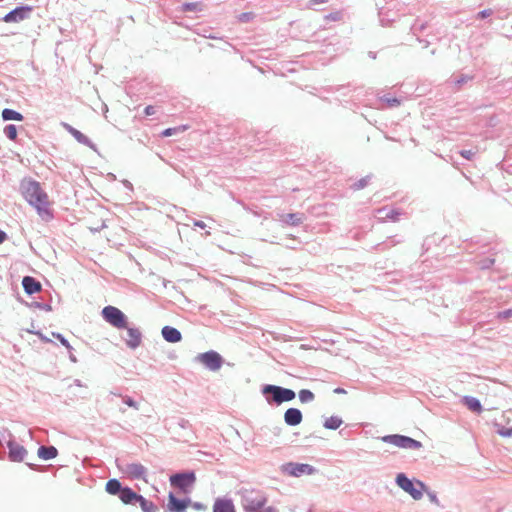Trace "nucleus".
Here are the masks:
<instances>
[{
    "label": "nucleus",
    "mask_w": 512,
    "mask_h": 512,
    "mask_svg": "<svg viewBox=\"0 0 512 512\" xmlns=\"http://www.w3.org/2000/svg\"><path fill=\"white\" fill-rule=\"evenodd\" d=\"M491 14H492V10L486 9V10L479 12L478 17L484 19L486 17H489Z\"/></svg>",
    "instance_id": "41"
},
{
    "label": "nucleus",
    "mask_w": 512,
    "mask_h": 512,
    "mask_svg": "<svg viewBox=\"0 0 512 512\" xmlns=\"http://www.w3.org/2000/svg\"><path fill=\"white\" fill-rule=\"evenodd\" d=\"M303 416L299 409L289 408L284 413V421L287 425L296 426L302 422Z\"/></svg>",
    "instance_id": "12"
},
{
    "label": "nucleus",
    "mask_w": 512,
    "mask_h": 512,
    "mask_svg": "<svg viewBox=\"0 0 512 512\" xmlns=\"http://www.w3.org/2000/svg\"><path fill=\"white\" fill-rule=\"evenodd\" d=\"M497 433L502 437H511L512 436V428L499 427L497 429Z\"/></svg>",
    "instance_id": "34"
},
{
    "label": "nucleus",
    "mask_w": 512,
    "mask_h": 512,
    "mask_svg": "<svg viewBox=\"0 0 512 512\" xmlns=\"http://www.w3.org/2000/svg\"><path fill=\"white\" fill-rule=\"evenodd\" d=\"M279 220L290 226H298L303 223L305 216L302 213L279 214Z\"/></svg>",
    "instance_id": "15"
},
{
    "label": "nucleus",
    "mask_w": 512,
    "mask_h": 512,
    "mask_svg": "<svg viewBox=\"0 0 512 512\" xmlns=\"http://www.w3.org/2000/svg\"><path fill=\"white\" fill-rule=\"evenodd\" d=\"M155 112H156L155 107H154V106H151V105L147 106V107L145 108V110H144V113H145V115H146V116L154 115V114H155Z\"/></svg>",
    "instance_id": "40"
},
{
    "label": "nucleus",
    "mask_w": 512,
    "mask_h": 512,
    "mask_svg": "<svg viewBox=\"0 0 512 512\" xmlns=\"http://www.w3.org/2000/svg\"><path fill=\"white\" fill-rule=\"evenodd\" d=\"M383 441L388 442L394 446L406 449H419L421 447V443L419 441L402 435L385 436L383 437Z\"/></svg>",
    "instance_id": "5"
},
{
    "label": "nucleus",
    "mask_w": 512,
    "mask_h": 512,
    "mask_svg": "<svg viewBox=\"0 0 512 512\" xmlns=\"http://www.w3.org/2000/svg\"><path fill=\"white\" fill-rule=\"evenodd\" d=\"M6 137L10 140H15L17 137V128L13 124L6 125L3 130Z\"/></svg>",
    "instance_id": "27"
},
{
    "label": "nucleus",
    "mask_w": 512,
    "mask_h": 512,
    "mask_svg": "<svg viewBox=\"0 0 512 512\" xmlns=\"http://www.w3.org/2000/svg\"><path fill=\"white\" fill-rule=\"evenodd\" d=\"M263 503L261 501H258L257 504L255 506H251L249 508V512H276L273 508L271 507H267V508H264L263 510H260V508L262 507Z\"/></svg>",
    "instance_id": "29"
},
{
    "label": "nucleus",
    "mask_w": 512,
    "mask_h": 512,
    "mask_svg": "<svg viewBox=\"0 0 512 512\" xmlns=\"http://www.w3.org/2000/svg\"><path fill=\"white\" fill-rule=\"evenodd\" d=\"M299 399L303 403L310 402L314 399V394L310 390L302 389L299 392Z\"/></svg>",
    "instance_id": "28"
},
{
    "label": "nucleus",
    "mask_w": 512,
    "mask_h": 512,
    "mask_svg": "<svg viewBox=\"0 0 512 512\" xmlns=\"http://www.w3.org/2000/svg\"><path fill=\"white\" fill-rule=\"evenodd\" d=\"M124 473L126 474V476L130 479H137V480H144L145 482H147L146 480V473H147V470L146 468L140 464V463H131V464H128L126 465V467L124 468Z\"/></svg>",
    "instance_id": "10"
},
{
    "label": "nucleus",
    "mask_w": 512,
    "mask_h": 512,
    "mask_svg": "<svg viewBox=\"0 0 512 512\" xmlns=\"http://www.w3.org/2000/svg\"><path fill=\"white\" fill-rule=\"evenodd\" d=\"M139 496V494L134 492L129 487L123 488V490L119 494V498L124 504H133L134 502H137Z\"/></svg>",
    "instance_id": "19"
},
{
    "label": "nucleus",
    "mask_w": 512,
    "mask_h": 512,
    "mask_svg": "<svg viewBox=\"0 0 512 512\" xmlns=\"http://www.w3.org/2000/svg\"><path fill=\"white\" fill-rule=\"evenodd\" d=\"M397 485L407 492L413 499L420 500L425 491V485L421 481L413 482L405 474H398L396 477Z\"/></svg>",
    "instance_id": "3"
},
{
    "label": "nucleus",
    "mask_w": 512,
    "mask_h": 512,
    "mask_svg": "<svg viewBox=\"0 0 512 512\" xmlns=\"http://www.w3.org/2000/svg\"><path fill=\"white\" fill-rule=\"evenodd\" d=\"M23 195L30 205L35 207L38 215L45 221L52 218L51 210L49 209L48 195L41 188L40 184L36 181H25L21 185Z\"/></svg>",
    "instance_id": "1"
},
{
    "label": "nucleus",
    "mask_w": 512,
    "mask_h": 512,
    "mask_svg": "<svg viewBox=\"0 0 512 512\" xmlns=\"http://www.w3.org/2000/svg\"><path fill=\"white\" fill-rule=\"evenodd\" d=\"M281 470L283 473L293 477H301L303 475H312L315 473V468L313 466L293 462L282 465Z\"/></svg>",
    "instance_id": "4"
},
{
    "label": "nucleus",
    "mask_w": 512,
    "mask_h": 512,
    "mask_svg": "<svg viewBox=\"0 0 512 512\" xmlns=\"http://www.w3.org/2000/svg\"><path fill=\"white\" fill-rule=\"evenodd\" d=\"M213 512H236V510L232 500L218 498L214 502Z\"/></svg>",
    "instance_id": "16"
},
{
    "label": "nucleus",
    "mask_w": 512,
    "mask_h": 512,
    "mask_svg": "<svg viewBox=\"0 0 512 512\" xmlns=\"http://www.w3.org/2000/svg\"><path fill=\"white\" fill-rule=\"evenodd\" d=\"M465 403H466L467 407L473 412L480 413L482 411V406H481L479 400H477L476 398L467 397V398H465Z\"/></svg>",
    "instance_id": "25"
},
{
    "label": "nucleus",
    "mask_w": 512,
    "mask_h": 512,
    "mask_svg": "<svg viewBox=\"0 0 512 512\" xmlns=\"http://www.w3.org/2000/svg\"><path fill=\"white\" fill-rule=\"evenodd\" d=\"M190 503L189 499L179 500L172 493L168 497V508L173 512H184Z\"/></svg>",
    "instance_id": "13"
},
{
    "label": "nucleus",
    "mask_w": 512,
    "mask_h": 512,
    "mask_svg": "<svg viewBox=\"0 0 512 512\" xmlns=\"http://www.w3.org/2000/svg\"><path fill=\"white\" fill-rule=\"evenodd\" d=\"M108 112V107L107 105H104V113H107Z\"/></svg>",
    "instance_id": "50"
},
{
    "label": "nucleus",
    "mask_w": 512,
    "mask_h": 512,
    "mask_svg": "<svg viewBox=\"0 0 512 512\" xmlns=\"http://www.w3.org/2000/svg\"><path fill=\"white\" fill-rule=\"evenodd\" d=\"M162 335L168 342L174 343L181 340V333L176 328L170 326H165L162 329Z\"/></svg>",
    "instance_id": "20"
},
{
    "label": "nucleus",
    "mask_w": 512,
    "mask_h": 512,
    "mask_svg": "<svg viewBox=\"0 0 512 512\" xmlns=\"http://www.w3.org/2000/svg\"><path fill=\"white\" fill-rule=\"evenodd\" d=\"M197 360L212 371L219 370L223 362L222 357L215 351L201 353L197 356Z\"/></svg>",
    "instance_id": "7"
},
{
    "label": "nucleus",
    "mask_w": 512,
    "mask_h": 512,
    "mask_svg": "<svg viewBox=\"0 0 512 512\" xmlns=\"http://www.w3.org/2000/svg\"><path fill=\"white\" fill-rule=\"evenodd\" d=\"M196 480L194 473H180L170 477L171 485L178 487L184 493H188Z\"/></svg>",
    "instance_id": "6"
},
{
    "label": "nucleus",
    "mask_w": 512,
    "mask_h": 512,
    "mask_svg": "<svg viewBox=\"0 0 512 512\" xmlns=\"http://www.w3.org/2000/svg\"><path fill=\"white\" fill-rule=\"evenodd\" d=\"M22 285L24 291L29 295H32L41 290V284L30 276H25L23 278Z\"/></svg>",
    "instance_id": "18"
},
{
    "label": "nucleus",
    "mask_w": 512,
    "mask_h": 512,
    "mask_svg": "<svg viewBox=\"0 0 512 512\" xmlns=\"http://www.w3.org/2000/svg\"><path fill=\"white\" fill-rule=\"evenodd\" d=\"M379 218H391V219H394V211L393 210H387V209H382V210H379Z\"/></svg>",
    "instance_id": "35"
},
{
    "label": "nucleus",
    "mask_w": 512,
    "mask_h": 512,
    "mask_svg": "<svg viewBox=\"0 0 512 512\" xmlns=\"http://www.w3.org/2000/svg\"><path fill=\"white\" fill-rule=\"evenodd\" d=\"M198 4L197 3H185L183 5V9L185 11H195L197 9Z\"/></svg>",
    "instance_id": "38"
},
{
    "label": "nucleus",
    "mask_w": 512,
    "mask_h": 512,
    "mask_svg": "<svg viewBox=\"0 0 512 512\" xmlns=\"http://www.w3.org/2000/svg\"><path fill=\"white\" fill-rule=\"evenodd\" d=\"M328 0H310L307 4L308 8L314 9L316 5L318 4H325Z\"/></svg>",
    "instance_id": "36"
},
{
    "label": "nucleus",
    "mask_w": 512,
    "mask_h": 512,
    "mask_svg": "<svg viewBox=\"0 0 512 512\" xmlns=\"http://www.w3.org/2000/svg\"><path fill=\"white\" fill-rule=\"evenodd\" d=\"M342 424V420L336 416H331L327 418L324 422V427L327 429L335 430L340 427Z\"/></svg>",
    "instance_id": "26"
},
{
    "label": "nucleus",
    "mask_w": 512,
    "mask_h": 512,
    "mask_svg": "<svg viewBox=\"0 0 512 512\" xmlns=\"http://www.w3.org/2000/svg\"><path fill=\"white\" fill-rule=\"evenodd\" d=\"M493 264V260H490L488 264L483 265V268H488L489 265Z\"/></svg>",
    "instance_id": "47"
},
{
    "label": "nucleus",
    "mask_w": 512,
    "mask_h": 512,
    "mask_svg": "<svg viewBox=\"0 0 512 512\" xmlns=\"http://www.w3.org/2000/svg\"><path fill=\"white\" fill-rule=\"evenodd\" d=\"M57 449L53 446H41L38 449V456L44 460L53 459L57 456Z\"/></svg>",
    "instance_id": "21"
},
{
    "label": "nucleus",
    "mask_w": 512,
    "mask_h": 512,
    "mask_svg": "<svg viewBox=\"0 0 512 512\" xmlns=\"http://www.w3.org/2000/svg\"><path fill=\"white\" fill-rule=\"evenodd\" d=\"M105 490L111 495H116L120 494L123 488L117 479H111L106 483Z\"/></svg>",
    "instance_id": "23"
},
{
    "label": "nucleus",
    "mask_w": 512,
    "mask_h": 512,
    "mask_svg": "<svg viewBox=\"0 0 512 512\" xmlns=\"http://www.w3.org/2000/svg\"><path fill=\"white\" fill-rule=\"evenodd\" d=\"M126 186H129V187H131V184H130V182L126 181Z\"/></svg>",
    "instance_id": "51"
},
{
    "label": "nucleus",
    "mask_w": 512,
    "mask_h": 512,
    "mask_svg": "<svg viewBox=\"0 0 512 512\" xmlns=\"http://www.w3.org/2000/svg\"><path fill=\"white\" fill-rule=\"evenodd\" d=\"M327 18L333 20V21H336L339 19L338 17V13H335V14H330L329 16H327Z\"/></svg>",
    "instance_id": "45"
},
{
    "label": "nucleus",
    "mask_w": 512,
    "mask_h": 512,
    "mask_svg": "<svg viewBox=\"0 0 512 512\" xmlns=\"http://www.w3.org/2000/svg\"><path fill=\"white\" fill-rule=\"evenodd\" d=\"M6 233L2 230H0V244L3 243L6 240Z\"/></svg>",
    "instance_id": "44"
},
{
    "label": "nucleus",
    "mask_w": 512,
    "mask_h": 512,
    "mask_svg": "<svg viewBox=\"0 0 512 512\" xmlns=\"http://www.w3.org/2000/svg\"><path fill=\"white\" fill-rule=\"evenodd\" d=\"M124 402H125L128 406H130V407H133V408H136V409L138 408V407H137V405H136V403H135L131 398H126V399L124 400Z\"/></svg>",
    "instance_id": "42"
},
{
    "label": "nucleus",
    "mask_w": 512,
    "mask_h": 512,
    "mask_svg": "<svg viewBox=\"0 0 512 512\" xmlns=\"http://www.w3.org/2000/svg\"><path fill=\"white\" fill-rule=\"evenodd\" d=\"M498 317H500V318L512 317V309H506V310L499 312Z\"/></svg>",
    "instance_id": "39"
},
{
    "label": "nucleus",
    "mask_w": 512,
    "mask_h": 512,
    "mask_svg": "<svg viewBox=\"0 0 512 512\" xmlns=\"http://www.w3.org/2000/svg\"><path fill=\"white\" fill-rule=\"evenodd\" d=\"M335 392H337V393H343V392H344V390H343V389H336V390H335Z\"/></svg>",
    "instance_id": "49"
},
{
    "label": "nucleus",
    "mask_w": 512,
    "mask_h": 512,
    "mask_svg": "<svg viewBox=\"0 0 512 512\" xmlns=\"http://www.w3.org/2000/svg\"><path fill=\"white\" fill-rule=\"evenodd\" d=\"M66 129L68 130V132L81 144L83 145H86L90 148H92L93 150H95V145L93 144V142L86 136L84 135L82 132H80L79 130L73 128L72 126L70 125H65Z\"/></svg>",
    "instance_id": "17"
},
{
    "label": "nucleus",
    "mask_w": 512,
    "mask_h": 512,
    "mask_svg": "<svg viewBox=\"0 0 512 512\" xmlns=\"http://www.w3.org/2000/svg\"><path fill=\"white\" fill-rule=\"evenodd\" d=\"M101 315L104 320H126L124 313L120 309L110 305L103 308Z\"/></svg>",
    "instance_id": "14"
},
{
    "label": "nucleus",
    "mask_w": 512,
    "mask_h": 512,
    "mask_svg": "<svg viewBox=\"0 0 512 512\" xmlns=\"http://www.w3.org/2000/svg\"><path fill=\"white\" fill-rule=\"evenodd\" d=\"M381 101L385 102L389 107H395L400 104V101L397 98L387 96L382 97Z\"/></svg>",
    "instance_id": "30"
},
{
    "label": "nucleus",
    "mask_w": 512,
    "mask_h": 512,
    "mask_svg": "<svg viewBox=\"0 0 512 512\" xmlns=\"http://www.w3.org/2000/svg\"><path fill=\"white\" fill-rule=\"evenodd\" d=\"M8 447H9V458L12 461L20 462V461L24 460V458L27 454V451L23 446L16 444L14 442H9Z\"/></svg>",
    "instance_id": "11"
},
{
    "label": "nucleus",
    "mask_w": 512,
    "mask_h": 512,
    "mask_svg": "<svg viewBox=\"0 0 512 512\" xmlns=\"http://www.w3.org/2000/svg\"><path fill=\"white\" fill-rule=\"evenodd\" d=\"M253 18H254V14H253L252 12H244V13H241V14L238 16V20H239L240 22H243V23L249 22V21H251Z\"/></svg>",
    "instance_id": "33"
},
{
    "label": "nucleus",
    "mask_w": 512,
    "mask_h": 512,
    "mask_svg": "<svg viewBox=\"0 0 512 512\" xmlns=\"http://www.w3.org/2000/svg\"><path fill=\"white\" fill-rule=\"evenodd\" d=\"M32 11L29 6H21L13 9L3 17V21L6 23L20 22L27 19Z\"/></svg>",
    "instance_id": "9"
},
{
    "label": "nucleus",
    "mask_w": 512,
    "mask_h": 512,
    "mask_svg": "<svg viewBox=\"0 0 512 512\" xmlns=\"http://www.w3.org/2000/svg\"><path fill=\"white\" fill-rule=\"evenodd\" d=\"M118 328H125V333L122 334V338L126 341L130 348H136L141 343V333L138 329L126 328V322H112Z\"/></svg>",
    "instance_id": "8"
},
{
    "label": "nucleus",
    "mask_w": 512,
    "mask_h": 512,
    "mask_svg": "<svg viewBox=\"0 0 512 512\" xmlns=\"http://www.w3.org/2000/svg\"><path fill=\"white\" fill-rule=\"evenodd\" d=\"M2 118L4 121H22L23 115L13 109L5 108L2 111Z\"/></svg>",
    "instance_id": "22"
},
{
    "label": "nucleus",
    "mask_w": 512,
    "mask_h": 512,
    "mask_svg": "<svg viewBox=\"0 0 512 512\" xmlns=\"http://www.w3.org/2000/svg\"><path fill=\"white\" fill-rule=\"evenodd\" d=\"M465 81H466V78H461V79L457 80V83L460 84V83H463Z\"/></svg>",
    "instance_id": "48"
},
{
    "label": "nucleus",
    "mask_w": 512,
    "mask_h": 512,
    "mask_svg": "<svg viewBox=\"0 0 512 512\" xmlns=\"http://www.w3.org/2000/svg\"><path fill=\"white\" fill-rule=\"evenodd\" d=\"M137 502L141 506L142 510L144 512H156L157 507L151 502L146 500L143 496H139Z\"/></svg>",
    "instance_id": "24"
},
{
    "label": "nucleus",
    "mask_w": 512,
    "mask_h": 512,
    "mask_svg": "<svg viewBox=\"0 0 512 512\" xmlns=\"http://www.w3.org/2000/svg\"><path fill=\"white\" fill-rule=\"evenodd\" d=\"M185 129V127H176V128H168V129H165L163 132H162V135L165 136V137H169V136H172L174 134H176L177 132L179 131H183Z\"/></svg>",
    "instance_id": "31"
},
{
    "label": "nucleus",
    "mask_w": 512,
    "mask_h": 512,
    "mask_svg": "<svg viewBox=\"0 0 512 512\" xmlns=\"http://www.w3.org/2000/svg\"><path fill=\"white\" fill-rule=\"evenodd\" d=\"M193 224L194 226L199 227L201 229H204L206 227V224L201 220H195Z\"/></svg>",
    "instance_id": "43"
},
{
    "label": "nucleus",
    "mask_w": 512,
    "mask_h": 512,
    "mask_svg": "<svg viewBox=\"0 0 512 512\" xmlns=\"http://www.w3.org/2000/svg\"><path fill=\"white\" fill-rule=\"evenodd\" d=\"M262 393L264 395L271 394L272 398H267L268 403H276L281 404L283 402H289L293 400L296 396L295 392L288 388H283L276 385H266L262 389Z\"/></svg>",
    "instance_id": "2"
},
{
    "label": "nucleus",
    "mask_w": 512,
    "mask_h": 512,
    "mask_svg": "<svg viewBox=\"0 0 512 512\" xmlns=\"http://www.w3.org/2000/svg\"><path fill=\"white\" fill-rule=\"evenodd\" d=\"M368 181H369V177L362 178V179L358 180L357 182H355L352 187L355 190L363 189L368 184Z\"/></svg>",
    "instance_id": "32"
},
{
    "label": "nucleus",
    "mask_w": 512,
    "mask_h": 512,
    "mask_svg": "<svg viewBox=\"0 0 512 512\" xmlns=\"http://www.w3.org/2000/svg\"><path fill=\"white\" fill-rule=\"evenodd\" d=\"M194 507H195L196 509H199V510L204 508V507H203V505H202V504H199V503H195V504H194Z\"/></svg>",
    "instance_id": "46"
},
{
    "label": "nucleus",
    "mask_w": 512,
    "mask_h": 512,
    "mask_svg": "<svg viewBox=\"0 0 512 512\" xmlns=\"http://www.w3.org/2000/svg\"><path fill=\"white\" fill-rule=\"evenodd\" d=\"M460 154L462 157H464L467 160H471L475 153L472 150H462L460 151Z\"/></svg>",
    "instance_id": "37"
}]
</instances>
